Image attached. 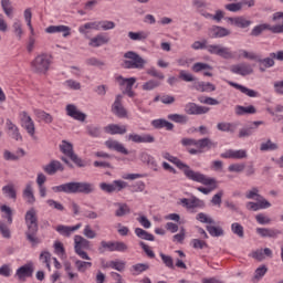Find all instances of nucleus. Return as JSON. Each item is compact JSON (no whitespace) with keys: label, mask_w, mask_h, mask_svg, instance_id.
<instances>
[{"label":"nucleus","mask_w":283,"mask_h":283,"mask_svg":"<svg viewBox=\"0 0 283 283\" xmlns=\"http://www.w3.org/2000/svg\"><path fill=\"white\" fill-rule=\"evenodd\" d=\"M52 190L55 193H84L85 196L94 193V184L87 181H71L54 186Z\"/></svg>","instance_id":"1"},{"label":"nucleus","mask_w":283,"mask_h":283,"mask_svg":"<svg viewBox=\"0 0 283 283\" xmlns=\"http://www.w3.org/2000/svg\"><path fill=\"white\" fill-rule=\"evenodd\" d=\"M186 178H188V180H192V182H199L200 185H205V187H209L197 188V191H200V193H205V196H209L211 191L218 189V180H216V178L207 177L205 174L195 170H188L186 171Z\"/></svg>","instance_id":"2"},{"label":"nucleus","mask_w":283,"mask_h":283,"mask_svg":"<svg viewBox=\"0 0 283 283\" xmlns=\"http://www.w3.org/2000/svg\"><path fill=\"white\" fill-rule=\"evenodd\" d=\"M25 224H27V232L25 237L31 244L36 245L41 243L36 233H39V217L36 216V210L31 208L27 211L24 216Z\"/></svg>","instance_id":"3"},{"label":"nucleus","mask_w":283,"mask_h":283,"mask_svg":"<svg viewBox=\"0 0 283 283\" xmlns=\"http://www.w3.org/2000/svg\"><path fill=\"white\" fill-rule=\"evenodd\" d=\"M124 59H126L122 64L124 70H145V65H147V60L134 51L124 53Z\"/></svg>","instance_id":"4"},{"label":"nucleus","mask_w":283,"mask_h":283,"mask_svg":"<svg viewBox=\"0 0 283 283\" xmlns=\"http://www.w3.org/2000/svg\"><path fill=\"white\" fill-rule=\"evenodd\" d=\"M51 64L52 56L42 53L31 62V72L34 74H48Z\"/></svg>","instance_id":"5"},{"label":"nucleus","mask_w":283,"mask_h":283,"mask_svg":"<svg viewBox=\"0 0 283 283\" xmlns=\"http://www.w3.org/2000/svg\"><path fill=\"white\" fill-rule=\"evenodd\" d=\"M128 185L124 180H114L112 184L102 182L99 184V189L105 191V193H114L123 191V189H127Z\"/></svg>","instance_id":"6"},{"label":"nucleus","mask_w":283,"mask_h":283,"mask_svg":"<svg viewBox=\"0 0 283 283\" xmlns=\"http://www.w3.org/2000/svg\"><path fill=\"white\" fill-rule=\"evenodd\" d=\"M207 52L209 54H216V56H221V59H233L231 50L220 44H208Z\"/></svg>","instance_id":"7"},{"label":"nucleus","mask_w":283,"mask_h":283,"mask_svg":"<svg viewBox=\"0 0 283 283\" xmlns=\"http://www.w3.org/2000/svg\"><path fill=\"white\" fill-rule=\"evenodd\" d=\"M111 112L117 116V118H127V109L123 106V95H117L115 102L112 105Z\"/></svg>","instance_id":"8"},{"label":"nucleus","mask_w":283,"mask_h":283,"mask_svg":"<svg viewBox=\"0 0 283 283\" xmlns=\"http://www.w3.org/2000/svg\"><path fill=\"white\" fill-rule=\"evenodd\" d=\"M20 118L21 127L27 129L28 134L34 138L36 128L34 127V120H32V117H30V115H28V112L24 111L20 114Z\"/></svg>","instance_id":"9"},{"label":"nucleus","mask_w":283,"mask_h":283,"mask_svg":"<svg viewBox=\"0 0 283 283\" xmlns=\"http://www.w3.org/2000/svg\"><path fill=\"white\" fill-rule=\"evenodd\" d=\"M256 202L249 201L245 205L248 211H260V209H269L271 208V202L266 200L264 197L255 198Z\"/></svg>","instance_id":"10"},{"label":"nucleus","mask_w":283,"mask_h":283,"mask_svg":"<svg viewBox=\"0 0 283 283\" xmlns=\"http://www.w3.org/2000/svg\"><path fill=\"white\" fill-rule=\"evenodd\" d=\"M230 72L239 74V76H249V74H253V66L247 63L233 64L230 66Z\"/></svg>","instance_id":"11"},{"label":"nucleus","mask_w":283,"mask_h":283,"mask_svg":"<svg viewBox=\"0 0 283 283\" xmlns=\"http://www.w3.org/2000/svg\"><path fill=\"white\" fill-rule=\"evenodd\" d=\"M163 158H165V160H169V163H172L174 165H176V167H178V169H182L185 176H187V171H193V169H191V167H189V165L182 163V160H180L178 157H174L169 153H164Z\"/></svg>","instance_id":"12"},{"label":"nucleus","mask_w":283,"mask_h":283,"mask_svg":"<svg viewBox=\"0 0 283 283\" xmlns=\"http://www.w3.org/2000/svg\"><path fill=\"white\" fill-rule=\"evenodd\" d=\"M186 114H189L190 116H200L202 114L209 113V107L206 106H199L196 103H188L185 107Z\"/></svg>","instance_id":"13"},{"label":"nucleus","mask_w":283,"mask_h":283,"mask_svg":"<svg viewBox=\"0 0 283 283\" xmlns=\"http://www.w3.org/2000/svg\"><path fill=\"white\" fill-rule=\"evenodd\" d=\"M66 114L71 118H74V120H80L81 123H85V119L87 118V115L78 111L74 104L66 105Z\"/></svg>","instance_id":"14"},{"label":"nucleus","mask_w":283,"mask_h":283,"mask_svg":"<svg viewBox=\"0 0 283 283\" xmlns=\"http://www.w3.org/2000/svg\"><path fill=\"white\" fill-rule=\"evenodd\" d=\"M230 35H231V30L223 27L213 25L212 28L209 29L210 39H224V36H230Z\"/></svg>","instance_id":"15"},{"label":"nucleus","mask_w":283,"mask_h":283,"mask_svg":"<svg viewBox=\"0 0 283 283\" xmlns=\"http://www.w3.org/2000/svg\"><path fill=\"white\" fill-rule=\"evenodd\" d=\"M105 145L107 149H112L113 151H117L118 154H123L124 156H129V150H127V148H125V146L116 139H107L105 142Z\"/></svg>","instance_id":"16"},{"label":"nucleus","mask_w":283,"mask_h":283,"mask_svg":"<svg viewBox=\"0 0 283 283\" xmlns=\"http://www.w3.org/2000/svg\"><path fill=\"white\" fill-rule=\"evenodd\" d=\"M32 273H34L32 264H24L17 270L15 277H18L20 282H25L27 277H32Z\"/></svg>","instance_id":"17"},{"label":"nucleus","mask_w":283,"mask_h":283,"mask_svg":"<svg viewBox=\"0 0 283 283\" xmlns=\"http://www.w3.org/2000/svg\"><path fill=\"white\" fill-rule=\"evenodd\" d=\"M260 125H264L263 120L252 122L249 126L241 128L239 132V138H249V136H253V132L260 127Z\"/></svg>","instance_id":"18"},{"label":"nucleus","mask_w":283,"mask_h":283,"mask_svg":"<svg viewBox=\"0 0 283 283\" xmlns=\"http://www.w3.org/2000/svg\"><path fill=\"white\" fill-rule=\"evenodd\" d=\"M6 126L10 138H13V140H23V136H21V133L19 132V126L12 123V119H7Z\"/></svg>","instance_id":"19"},{"label":"nucleus","mask_w":283,"mask_h":283,"mask_svg":"<svg viewBox=\"0 0 283 283\" xmlns=\"http://www.w3.org/2000/svg\"><path fill=\"white\" fill-rule=\"evenodd\" d=\"M45 32L48 34H56L57 33H62L64 38L70 36V34H72V29L67 25H50L45 29Z\"/></svg>","instance_id":"20"},{"label":"nucleus","mask_w":283,"mask_h":283,"mask_svg":"<svg viewBox=\"0 0 283 283\" xmlns=\"http://www.w3.org/2000/svg\"><path fill=\"white\" fill-rule=\"evenodd\" d=\"M64 169L63 164H61L59 160H51L49 165L43 167V170L49 176H54L56 171H63Z\"/></svg>","instance_id":"21"},{"label":"nucleus","mask_w":283,"mask_h":283,"mask_svg":"<svg viewBox=\"0 0 283 283\" xmlns=\"http://www.w3.org/2000/svg\"><path fill=\"white\" fill-rule=\"evenodd\" d=\"M231 87H234L235 90H239L242 94H245V96H249L250 98H256V96H260V93L255 92L254 90H250L247 86H243L242 84H238L235 82H228Z\"/></svg>","instance_id":"22"},{"label":"nucleus","mask_w":283,"mask_h":283,"mask_svg":"<svg viewBox=\"0 0 283 283\" xmlns=\"http://www.w3.org/2000/svg\"><path fill=\"white\" fill-rule=\"evenodd\" d=\"M81 227V223H77L76 226L73 227H67V226H57L55 231L60 233V235H65V238H70L74 231H78V228Z\"/></svg>","instance_id":"23"},{"label":"nucleus","mask_w":283,"mask_h":283,"mask_svg":"<svg viewBox=\"0 0 283 283\" xmlns=\"http://www.w3.org/2000/svg\"><path fill=\"white\" fill-rule=\"evenodd\" d=\"M106 134H111L112 136L119 134H127V126H119L118 124H111L105 127Z\"/></svg>","instance_id":"24"},{"label":"nucleus","mask_w":283,"mask_h":283,"mask_svg":"<svg viewBox=\"0 0 283 283\" xmlns=\"http://www.w3.org/2000/svg\"><path fill=\"white\" fill-rule=\"evenodd\" d=\"M128 140H132L133 143H154L156 138L151 135L140 136L138 134H130Z\"/></svg>","instance_id":"25"},{"label":"nucleus","mask_w":283,"mask_h":283,"mask_svg":"<svg viewBox=\"0 0 283 283\" xmlns=\"http://www.w3.org/2000/svg\"><path fill=\"white\" fill-rule=\"evenodd\" d=\"M153 127L155 129H163L166 128L168 132H171L174 129V124L170 122H167L166 119H154L151 122Z\"/></svg>","instance_id":"26"},{"label":"nucleus","mask_w":283,"mask_h":283,"mask_svg":"<svg viewBox=\"0 0 283 283\" xmlns=\"http://www.w3.org/2000/svg\"><path fill=\"white\" fill-rule=\"evenodd\" d=\"M107 43H109V38L98 34L91 39L90 45L93 48H101V45H107Z\"/></svg>","instance_id":"27"},{"label":"nucleus","mask_w":283,"mask_h":283,"mask_svg":"<svg viewBox=\"0 0 283 283\" xmlns=\"http://www.w3.org/2000/svg\"><path fill=\"white\" fill-rule=\"evenodd\" d=\"M60 150L62 154H64V156H67V158H71L75 155L74 146L67 140L62 142V145H60Z\"/></svg>","instance_id":"28"},{"label":"nucleus","mask_w":283,"mask_h":283,"mask_svg":"<svg viewBox=\"0 0 283 283\" xmlns=\"http://www.w3.org/2000/svg\"><path fill=\"white\" fill-rule=\"evenodd\" d=\"M196 147L202 151V149H211V147H216V143H213L209 137H205L197 139Z\"/></svg>","instance_id":"29"},{"label":"nucleus","mask_w":283,"mask_h":283,"mask_svg":"<svg viewBox=\"0 0 283 283\" xmlns=\"http://www.w3.org/2000/svg\"><path fill=\"white\" fill-rule=\"evenodd\" d=\"M258 109L255 108V106L250 105V106H235V114L237 116H244V114H256Z\"/></svg>","instance_id":"30"},{"label":"nucleus","mask_w":283,"mask_h":283,"mask_svg":"<svg viewBox=\"0 0 283 283\" xmlns=\"http://www.w3.org/2000/svg\"><path fill=\"white\" fill-rule=\"evenodd\" d=\"M135 235H137V238H140V240H147L148 242H154V240H156L154 234L147 232L143 228H136Z\"/></svg>","instance_id":"31"},{"label":"nucleus","mask_w":283,"mask_h":283,"mask_svg":"<svg viewBox=\"0 0 283 283\" xmlns=\"http://www.w3.org/2000/svg\"><path fill=\"white\" fill-rule=\"evenodd\" d=\"M128 38L130 39V41H147V39L149 38V33L145 31H139V32L129 31Z\"/></svg>","instance_id":"32"},{"label":"nucleus","mask_w":283,"mask_h":283,"mask_svg":"<svg viewBox=\"0 0 283 283\" xmlns=\"http://www.w3.org/2000/svg\"><path fill=\"white\" fill-rule=\"evenodd\" d=\"M115 207H118V209L115 211V216L117 218H123V216H127L128 213H132V209H129V206L127 203H115Z\"/></svg>","instance_id":"33"},{"label":"nucleus","mask_w":283,"mask_h":283,"mask_svg":"<svg viewBox=\"0 0 283 283\" xmlns=\"http://www.w3.org/2000/svg\"><path fill=\"white\" fill-rule=\"evenodd\" d=\"M2 193L6 196V198L17 200V189L14 188L13 184L2 187Z\"/></svg>","instance_id":"34"},{"label":"nucleus","mask_w":283,"mask_h":283,"mask_svg":"<svg viewBox=\"0 0 283 283\" xmlns=\"http://www.w3.org/2000/svg\"><path fill=\"white\" fill-rule=\"evenodd\" d=\"M74 249H90V241L82 235H75Z\"/></svg>","instance_id":"35"},{"label":"nucleus","mask_w":283,"mask_h":283,"mask_svg":"<svg viewBox=\"0 0 283 283\" xmlns=\"http://www.w3.org/2000/svg\"><path fill=\"white\" fill-rule=\"evenodd\" d=\"M217 129H219V132H230L231 134H234L238 129V124L219 123L217 124Z\"/></svg>","instance_id":"36"},{"label":"nucleus","mask_w":283,"mask_h":283,"mask_svg":"<svg viewBox=\"0 0 283 283\" xmlns=\"http://www.w3.org/2000/svg\"><path fill=\"white\" fill-rule=\"evenodd\" d=\"M23 198L27 199L29 205H34V202H36V198H34V192L32 191L31 185H27L25 189L23 190Z\"/></svg>","instance_id":"37"},{"label":"nucleus","mask_w":283,"mask_h":283,"mask_svg":"<svg viewBox=\"0 0 283 283\" xmlns=\"http://www.w3.org/2000/svg\"><path fill=\"white\" fill-rule=\"evenodd\" d=\"M168 120H172V123H179L180 125H186V123L189 122V117H187V115L170 114L168 115Z\"/></svg>","instance_id":"38"},{"label":"nucleus","mask_w":283,"mask_h":283,"mask_svg":"<svg viewBox=\"0 0 283 283\" xmlns=\"http://www.w3.org/2000/svg\"><path fill=\"white\" fill-rule=\"evenodd\" d=\"M269 269L266 268V265L258 268L254 272V276L252 277V282H260V280H262V277L266 275Z\"/></svg>","instance_id":"39"},{"label":"nucleus","mask_w":283,"mask_h":283,"mask_svg":"<svg viewBox=\"0 0 283 283\" xmlns=\"http://www.w3.org/2000/svg\"><path fill=\"white\" fill-rule=\"evenodd\" d=\"M206 229L208 233L212 235V238H220V235H224V230H222L221 227L207 226Z\"/></svg>","instance_id":"40"},{"label":"nucleus","mask_w":283,"mask_h":283,"mask_svg":"<svg viewBox=\"0 0 283 283\" xmlns=\"http://www.w3.org/2000/svg\"><path fill=\"white\" fill-rule=\"evenodd\" d=\"M275 149H279L277 144L271 142V139H268L265 143H262L260 146L261 151H275Z\"/></svg>","instance_id":"41"},{"label":"nucleus","mask_w":283,"mask_h":283,"mask_svg":"<svg viewBox=\"0 0 283 283\" xmlns=\"http://www.w3.org/2000/svg\"><path fill=\"white\" fill-rule=\"evenodd\" d=\"M75 266L78 273H85L87 269H91L92 262L75 260Z\"/></svg>","instance_id":"42"},{"label":"nucleus","mask_w":283,"mask_h":283,"mask_svg":"<svg viewBox=\"0 0 283 283\" xmlns=\"http://www.w3.org/2000/svg\"><path fill=\"white\" fill-rule=\"evenodd\" d=\"M256 233H259L261 238H275L277 235L274 230L269 228H258Z\"/></svg>","instance_id":"43"},{"label":"nucleus","mask_w":283,"mask_h":283,"mask_svg":"<svg viewBox=\"0 0 283 283\" xmlns=\"http://www.w3.org/2000/svg\"><path fill=\"white\" fill-rule=\"evenodd\" d=\"M156 87H160V82L150 80L143 84L142 90H144V92H151V90H156Z\"/></svg>","instance_id":"44"},{"label":"nucleus","mask_w":283,"mask_h":283,"mask_svg":"<svg viewBox=\"0 0 283 283\" xmlns=\"http://www.w3.org/2000/svg\"><path fill=\"white\" fill-rule=\"evenodd\" d=\"M231 231L234 233V235H238V238H244V227H242V224L238 222L232 223Z\"/></svg>","instance_id":"45"},{"label":"nucleus","mask_w":283,"mask_h":283,"mask_svg":"<svg viewBox=\"0 0 283 283\" xmlns=\"http://www.w3.org/2000/svg\"><path fill=\"white\" fill-rule=\"evenodd\" d=\"M253 22L251 20H248L244 17H237V24L235 28H241V30H244L249 28Z\"/></svg>","instance_id":"46"},{"label":"nucleus","mask_w":283,"mask_h":283,"mask_svg":"<svg viewBox=\"0 0 283 283\" xmlns=\"http://www.w3.org/2000/svg\"><path fill=\"white\" fill-rule=\"evenodd\" d=\"M1 7L7 17H12V2L10 0H1Z\"/></svg>","instance_id":"47"},{"label":"nucleus","mask_w":283,"mask_h":283,"mask_svg":"<svg viewBox=\"0 0 283 283\" xmlns=\"http://www.w3.org/2000/svg\"><path fill=\"white\" fill-rule=\"evenodd\" d=\"M85 30H101L99 22H88L85 23L83 27H80V32L85 34Z\"/></svg>","instance_id":"48"},{"label":"nucleus","mask_w":283,"mask_h":283,"mask_svg":"<svg viewBox=\"0 0 283 283\" xmlns=\"http://www.w3.org/2000/svg\"><path fill=\"white\" fill-rule=\"evenodd\" d=\"M202 70H213V66L202 63V62H197L192 65V72H202Z\"/></svg>","instance_id":"49"},{"label":"nucleus","mask_w":283,"mask_h":283,"mask_svg":"<svg viewBox=\"0 0 283 283\" xmlns=\"http://www.w3.org/2000/svg\"><path fill=\"white\" fill-rule=\"evenodd\" d=\"M86 132L92 138L101 137V128L98 126H87Z\"/></svg>","instance_id":"50"},{"label":"nucleus","mask_w":283,"mask_h":283,"mask_svg":"<svg viewBox=\"0 0 283 283\" xmlns=\"http://www.w3.org/2000/svg\"><path fill=\"white\" fill-rule=\"evenodd\" d=\"M200 207H205V201L200 200L198 197L189 199V209H198Z\"/></svg>","instance_id":"51"},{"label":"nucleus","mask_w":283,"mask_h":283,"mask_svg":"<svg viewBox=\"0 0 283 283\" xmlns=\"http://www.w3.org/2000/svg\"><path fill=\"white\" fill-rule=\"evenodd\" d=\"M13 32L18 36L19 41H21V38L23 36V28L21 25V21L17 20L13 25Z\"/></svg>","instance_id":"52"},{"label":"nucleus","mask_w":283,"mask_h":283,"mask_svg":"<svg viewBox=\"0 0 283 283\" xmlns=\"http://www.w3.org/2000/svg\"><path fill=\"white\" fill-rule=\"evenodd\" d=\"M148 76H153L154 78H159V81H165V74L158 72L156 67H150L146 71Z\"/></svg>","instance_id":"53"},{"label":"nucleus","mask_w":283,"mask_h":283,"mask_svg":"<svg viewBox=\"0 0 283 283\" xmlns=\"http://www.w3.org/2000/svg\"><path fill=\"white\" fill-rule=\"evenodd\" d=\"M115 242L102 241L101 247L98 248L99 253H105L107 251H114Z\"/></svg>","instance_id":"54"},{"label":"nucleus","mask_w":283,"mask_h":283,"mask_svg":"<svg viewBox=\"0 0 283 283\" xmlns=\"http://www.w3.org/2000/svg\"><path fill=\"white\" fill-rule=\"evenodd\" d=\"M38 118H40V120H43L44 123H52V120H54V118L52 117V115H50V113H45L44 111H39L36 113Z\"/></svg>","instance_id":"55"},{"label":"nucleus","mask_w":283,"mask_h":283,"mask_svg":"<svg viewBox=\"0 0 283 283\" xmlns=\"http://www.w3.org/2000/svg\"><path fill=\"white\" fill-rule=\"evenodd\" d=\"M179 78L181 81H185V83H193V81H196V77H193L192 74L187 73V71H180Z\"/></svg>","instance_id":"56"},{"label":"nucleus","mask_w":283,"mask_h":283,"mask_svg":"<svg viewBox=\"0 0 283 283\" xmlns=\"http://www.w3.org/2000/svg\"><path fill=\"white\" fill-rule=\"evenodd\" d=\"M109 266H111V269H115V271H119V273H123V271H125V262L124 261H111Z\"/></svg>","instance_id":"57"},{"label":"nucleus","mask_w":283,"mask_h":283,"mask_svg":"<svg viewBox=\"0 0 283 283\" xmlns=\"http://www.w3.org/2000/svg\"><path fill=\"white\" fill-rule=\"evenodd\" d=\"M0 211L2 213H6L7 214V220H8V223L9 224H12V208H10L9 206L7 205H3L0 207Z\"/></svg>","instance_id":"58"},{"label":"nucleus","mask_w":283,"mask_h":283,"mask_svg":"<svg viewBox=\"0 0 283 283\" xmlns=\"http://www.w3.org/2000/svg\"><path fill=\"white\" fill-rule=\"evenodd\" d=\"M133 271L138 274L145 273V271H149V265L147 263H137L133 265Z\"/></svg>","instance_id":"59"},{"label":"nucleus","mask_w":283,"mask_h":283,"mask_svg":"<svg viewBox=\"0 0 283 283\" xmlns=\"http://www.w3.org/2000/svg\"><path fill=\"white\" fill-rule=\"evenodd\" d=\"M114 28H116V23H114V21H99V29L107 31V30H114Z\"/></svg>","instance_id":"60"},{"label":"nucleus","mask_w":283,"mask_h":283,"mask_svg":"<svg viewBox=\"0 0 283 283\" xmlns=\"http://www.w3.org/2000/svg\"><path fill=\"white\" fill-rule=\"evenodd\" d=\"M208 41L207 40H202V41H195L191 44L192 50H207V48H209V44H207Z\"/></svg>","instance_id":"61"},{"label":"nucleus","mask_w":283,"mask_h":283,"mask_svg":"<svg viewBox=\"0 0 283 283\" xmlns=\"http://www.w3.org/2000/svg\"><path fill=\"white\" fill-rule=\"evenodd\" d=\"M275 57H265V59H259L258 63H261V65H263L264 67H273V65H275Z\"/></svg>","instance_id":"62"},{"label":"nucleus","mask_w":283,"mask_h":283,"mask_svg":"<svg viewBox=\"0 0 283 283\" xmlns=\"http://www.w3.org/2000/svg\"><path fill=\"white\" fill-rule=\"evenodd\" d=\"M160 258L164 262V264L168 268V269H175L174 266V259L169 255H166L165 253H160Z\"/></svg>","instance_id":"63"},{"label":"nucleus","mask_w":283,"mask_h":283,"mask_svg":"<svg viewBox=\"0 0 283 283\" xmlns=\"http://www.w3.org/2000/svg\"><path fill=\"white\" fill-rule=\"evenodd\" d=\"M226 10H228L229 12H240V10H242V3L238 2L226 4Z\"/></svg>","instance_id":"64"}]
</instances>
